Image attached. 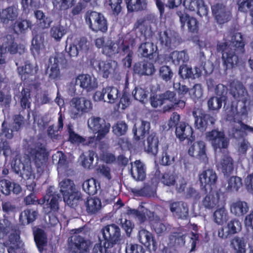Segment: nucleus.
<instances>
[{
  "label": "nucleus",
  "mask_w": 253,
  "mask_h": 253,
  "mask_svg": "<svg viewBox=\"0 0 253 253\" xmlns=\"http://www.w3.org/2000/svg\"><path fill=\"white\" fill-rule=\"evenodd\" d=\"M173 73L168 66H163L159 69L160 77L166 82L170 81L172 78Z\"/></svg>",
  "instance_id": "obj_61"
},
{
  "label": "nucleus",
  "mask_w": 253,
  "mask_h": 253,
  "mask_svg": "<svg viewBox=\"0 0 253 253\" xmlns=\"http://www.w3.org/2000/svg\"><path fill=\"white\" fill-rule=\"evenodd\" d=\"M175 38L170 30L161 32L160 34V41L163 45L166 47L170 46L173 43Z\"/></svg>",
  "instance_id": "obj_47"
},
{
  "label": "nucleus",
  "mask_w": 253,
  "mask_h": 253,
  "mask_svg": "<svg viewBox=\"0 0 253 253\" xmlns=\"http://www.w3.org/2000/svg\"><path fill=\"white\" fill-rule=\"evenodd\" d=\"M97 47L102 48L103 54L111 56L120 52L122 49L124 52L127 48V45H125L122 39H119L118 42H114L109 38L101 37L95 41Z\"/></svg>",
  "instance_id": "obj_6"
},
{
  "label": "nucleus",
  "mask_w": 253,
  "mask_h": 253,
  "mask_svg": "<svg viewBox=\"0 0 253 253\" xmlns=\"http://www.w3.org/2000/svg\"><path fill=\"white\" fill-rule=\"evenodd\" d=\"M211 10L217 22L220 24L229 21L231 17V12L223 4L217 2L211 6Z\"/></svg>",
  "instance_id": "obj_20"
},
{
  "label": "nucleus",
  "mask_w": 253,
  "mask_h": 253,
  "mask_svg": "<svg viewBox=\"0 0 253 253\" xmlns=\"http://www.w3.org/2000/svg\"><path fill=\"white\" fill-rule=\"evenodd\" d=\"M183 5L187 10L195 12L200 16H206L208 12V7L203 0H184Z\"/></svg>",
  "instance_id": "obj_21"
},
{
  "label": "nucleus",
  "mask_w": 253,
  "mask_h": 253,
  "mask_svg": "<svg viewBox=\"0 0 253 253\" xmlns=\"http://www.w3.org/2000/svg\"><path fill=\"white\" fill-rule=\"evenodd\" d=\"M95 153L92 151H89L83 154L80 157L82 165L85 168L89 169L92 166L94 160Z\"/></svg>",
  "instance_id": "obj_58"
},
{
  "label": "nucleus",
  "mask_w": 253,
  "mask_h": 253,
  "mask_svg": "<svg viewBox=\"0 0 253 253\" xmlns=\"http://www.w3.org/2000/svg\"><path fill=\"white\" fill-rule=\"evenodd\" d=\"M236 4L241 12L250 14L253 11V0H236Z\"/></svg>",
  "instance_id": "obj_50"
},
{
  "label": "nucleus",
  "mask_w": 253,
  "mask_h": 253,
  "mask_svg": "<svg viewBox=\"0 0 253 253\" xmlns=\"http://www.w3.org/2000/svg\"><path fill=\"white\" fill-rule=\"evenodd\" d=\"M131 174L136 180H142L146 176L144 165L140 161H136L131 164Z\"/></svg>",
  "instance_id": "obj_34"
},
{
  "label": "nucleus",
  "mask_w": 253,
  "mask_h": 253,
  "mask_svg": "<svg viewBox=\"0 0 253 253\" xmlns=\"http://www.w3.org/2000/svg\"><path fill=\"white\" fill-rule=\"evenodd\" d=\"M75 84H79L80 87L86 89L87 91H91L98 86L97 79L88 74L79 75L75 79Z\"/></svg>",
  "instance_id": "obj_23"
},
{
  "label": "nucleus",
  "mask_w": 253,
  "mask_h": 253,
  "mask_svg": "<svg viewBox=\"0 0 253 253\" xmlns=\"http://www.w3.org/2000/svg\"><path fill=\"white\" fill-rule=\"evenodd\" d=\"M230 93L237 102L236 106L233 105L226 111L227 120L236 122L233 137L236 138L243 137L247 134L246 131L253 133V128L241 122L247 118L249 110V96L246 89L240 82H234L230 84Z\"/></svg>",
  "instance_id": "obj_1"
},
{
  "label": "nucleus",
  "mask_w": 253,
  "mask_h": 253,
  "mask_svg": "<svg viewBox=\"0 0 253 253\" xmlns=\"http://www.w3.org/2000/svg\"><path fill=\"white\" fill-rule=\"evenodd\" d=\"M230 245L235 253H246V243L243 238L233 237L230 240Z\"/></svg>",
  "instance_id": "obj_40"
},
{
  "label": "nucleus",
  "mask_w": 253,
  "mask_h": 253,
  "mask_svg": "<svg viewBox=\"0 0 253 253\" xmlns=\"http://www.w3.org/2000/svg\"><path fill=\"white\" fill-rule=\"evenodd\" d=\"M188 153L190 156L199 159L205 163L208 161L206 144L203 141H197L193 143L189 148Z\"/></svg>",
  "instance_id": "obj_22"
},
{
  "label": "nucleus",
  "mask_w": 253,
  "mask_h": 253,
  "mask_svg": "<svg viewBox=\"0 0 253 253\" xmlns=\"http://www.w3.org/2000/svg\"><path fill=\"white\" fill-rule=\"evenodd\" d=\"M74 0H54L53 3L55 8L59 10H66L71 7Z\"/></svg>",
  "instance_id": "obj_63"
},
{
  "label": "nucleus",
  "mask_w": 253,
  "mask_h": 253,
  "mask_svg": "<svg viewBox=\"0 0 253 253\" xmlns=\"http://www.w3.org/2000/svg\"><path fill=\"white\" fill-rule=\"evenodd\" d=\"M172 62L175 65L183 64L188 60V56L184 51H175L171 53L170 56Z\"/></svg>",
  "instance_id": "obj_52"
},
{
  "label": "nucleus",
  "mask_w": 253,
  "mask_h": 253,
  "mask_svg": "<svg viewBox=\"0 0 253 253\" xmlns=\"http://www.w3.org/2000/svg\"><path fill=\"white\" fill-rule=\"evenodd\" d=\"M213 69L212 63L210 61L205 62L204 66H195L193 69L187 66H181L179 74L183 78H190L195 79L203 75L211 74Z\"/></svg>",
  "instance_id": "obj_7"
},
{
  "label": "nucleus",
  "mask_w": 253,
  "mask_h": 253,
  "mask_svg": "<svg viewBox=\"0 0 253 253\" xmlns=\"http://www.w3.org/2000/svg\"><path fill=\"white\" fill-rule=\"evenodd\" d=\"M91 102L84 97H73L69 102L70 117L76 119L84 113L89 112L92 109Z\"/></svg>",
  "instance_id": "obj_8"
},
{
  "label": "nucleus",
  "mask_w": 253,
  "mask_h": 253,
  "mask_svg": "<svg viewBox=\"0 0 253 253\" xmlns=\"http://www.w3.org/2000/svg\"><path fill=\"white\" fill-rule=\"evenodd\" d=\"M150 128V124L149 122L143 120L137 121L133 128L135 138L139 140L141 138H143Z\"/></svg>",
  "instance_id": "obj_33"
},
{
  "label": "nucleus",
  "mask_w": 253,
  "mask_h": 253,
  "mask_svg": "<svg viewBox=\"0 0 253 253\" xmlns=\"http://www.w3.org/2000/svg\"><path fill=\"white\" fill-rule=\"evenodd\" d=\"M71 249L72 253H85L89 251L90 243L80 236L75 235L72 237Z\"/></svg>",
  "instance_id": "obj_24"
},
{
  "label": "nucleus",
  "mask_w": 253,
  "mask_h": 253,
  "mask_svg": "<svg viewBox=\"0 0 253 253\" xmlns=\"http://www.w3.org/2000/svg\"><path fill=\"white\" fill-rule=\"evenodd\" d=\"M103 238V248L105 250L121 243L120 230L115 224L109 225L102 230Z\"/></svg>",
  "instance_id": "obj_11"
},
{
  "label": "nucleus",
  "mask_w": 253,
  "mask_h": 253,
  "mask_svg": "<svg viewBox=\"0 0 253 253\" xmlns=\"http://www.w3.org/2000/svg\"><path fill=\"white\" fill-rule=\"evenodd\" d=\"M35 16L37 18L40 26L42 28H48L51 23V20L49 17H45L44 13L41 10H37L35 12Z\"/></svg>",
  "instance_id": "obj_56"
},
{
  "label": "nucleus",
  "mask_w": 253,
  "mask_h": 253,
  "mask_svg": "<svg viewBox=\"0 0 253 253\" xmlns=\"http://www.w3.org/2000/svg\"><path fill=\"white\" fill-rule=\"evenodd\" d=\"M228 213L223 206L218 207L213 214V218L215 223L221 225L228 219Z\"/></svg>",
  "instance_id": "obj_43"
},
{
  "label": "nucleus",
  "mask_w": 253,
  "mask_h": 253,
  "mask_svg": "<svg viewBox=\"0 0 253 253\" xmlns=\"http://www.w3.org/2000/svg\"><path fill=\"white\" fill-rule=\"evenodd\" d=\"M225 96H215L211 98L208 101V104L209 109L215 110L221 108L222 103L225 101Z\"/></svg>",
  "instance_id": "obj_59"
},
{
  "label": "nucleus",
  "mask_w": 253,
  "mask_h": 253,
  "mask_svg": "<svg viewBox=\"0 0 253 253\" xmlns=\"http://www.w3.org/2000/svg\"><path fill=\"white\" fill-rule=\"evenodd\" d=\"M175 152L172 149L167 147L164 150L161 159V163L163 165H170L174 161Z\"/></svg>",
  "instance_id": "obj_53"
},
{
  "label": "nucleus",
  "mask_w": 253,
  "mask_h": 253,
  "mask_svg": "<svg viewBox=\"0 0 253 253\" xmlns=\"http://www.w3.org/2000/svg\"><path fill=\"white\" fill-rule=\"evenodd\" d=\"M217 167L224 175H229L233 170V161L232 159L228 155L223 157L217 165Z\"/></svg>",
  "instance_id": "obj_36"
},
{
  "label": "nucleus",
  "mask_w": 253,
  "mask_h": 253,
  "mask_svg": "<svg viewBox=\"0 0 253 253\" xmlns=\"http://www.w3.org/2000/svg\"><path fill=\"white\" fill-rule=\"evenodd\" d=\"M38 70L36 64H32L26 62L24 66L18 68L19 74L21 76L22 80H26L29 75L35 74Z\"/></svg>",
  "instance_id": "obj_38"
},
{
  "label": "nucleus",
  "mask_w": 253,
  "mask_h": 253,
  "mask_svg": "<svg viewBox=\"0 0 253 253\" xmlns=\"http://www.w3.org/2000/svg\"><path fill=\"white\" fill-rule=\"evenodd\" d=\"M34 239L37 246L40 252H42L43 247L46 243V239L43 231L37 229L34 231Z\"/></svg>",
  "instance_id": "obj_49"
},
{
  "label": "nucleus",
  "mask_w": 253,
  "mask_h": 253,
  "mask_svg": "<svg viewBox=\"0 0 253 253\" xmlns=\"http://www.w3.org/2000/svg\"><path fill=\"white\" fill-rule=\"evenodd\" d=\"M138 239L140 243L145 247L149 248L153 246V249L156 248V242L154 240L153 234L148 230L144 229L140 230L138 232Z\"/></svg>",
  "instance_id": "obj_32"
},
{
  "label": "nucleus",
  "mask_w": 253,
  "mask_h": 253,
  "mask_svg": "<svg viewBox=\"0 0 253 253\" xmlns=\"http://www.w3.org/2000/svg\"><path fill=\"white\" fill-rule=\"evenodd\" d=\"M85 21L90 29L94 32H105L107 30V21L104 16L100 13L95 11L87 12Z\"/></svg>",
  "instance_id": "obj_14"
},
{
  "label": "nucleus",
  "mask_w": 253,
  "mask_h": 253,
  "mask_svg": "<svg viewBox=\"0 0 253 253\" xmlns=\"http://www.w3.org/2000/svg\"><path fill=\"white\" fill-rule=\"evenodd\" d=\"M32 22L29 20H17L14 23V29L16 32L23 33L32 27Z\"/></svg>",
  "instance_id": "obj_57"
},
{
  "label": "nucleus",
  "mask_w": 253,
  "mask_h": 253,
  "mask_svg": "<svg viewBox=\"0 0 253 253\" xmlns=\"http://www.w3.org/2000/svg\"><path fill=\"white\" fill-rule=\"evenodd\" d=\"M192 133L193 129L192 127L184 123H181L176 127V135L181 141L192 137Z\"/></svg>",
  "instance_id": "obj_35"
},
{
  "label": "nucleus",
  "mask_w": 253,
  "mask_h": 253,
  "mask_svg": "<svg viewBox=\"0 0 253 253\" xmlns=\"http://www.w3.org/2000/svg\"><path fill=\"white\" fill-rule=\"evenodd\" d=\"M59 184L64 202L70 206H73L80 195L73 181L69 179H64L60 181Z\"/></svg>",
  "instance_id": "obj_10"
},
{
  "label": "nucleus",
  "mask_w": 253,
  "mask_h": 253,
  "mask_svg": "<svg viewBox=\"0 0 253 253\" xmlns=\"http://www.w3.org/2000/svg\"><path fill=\"white\" fill-rule=\"evenodd\" d=\"M28 151V155L12 161L11 167L16 173H20L23 178L31 180L35 178L31 165V159L34 161L36 167L40 168L46 161L47 153L44 145L39 143L29 148Z\"/></svg>",
  "instance_id": "obj_2"
},
{
  "label": "nucleus",
  "mask_w": 253,
  "mask_h": 253,
  "mask_svg": "<svg viewBox=\"0 0 253 253\" xmlns=\"http://www.w3.org/2000/svg\"><path fill=\"white\" fill-rule=\"evenodd\" d=\"M249 210L247 203L244 201H237L233 202L230 206L231 212L237 216L245 214Z\"/></svg>",
  "instance_id": "obj_37"
},
{
  "label": "nucleus",
  "mask_w": 253,
  "mask_h": 253,
  "mask_svg": "<svg viewBox=\"0 0 253 253\" xmlns=\"http://www.w3.org/2000/svg\"><path fill=\"white\" fill-rule=\"evenodd\" d=\"M193 115L195 119V126L201 131H205L209 124L212 125L214 122L213 118L205 114L200 109H194Z\"/></svg>",
  "instance_id": "obj_19"
},
{
  "label": "nucleus",
  "mask_w": 253,
  "mask_h": 253,
  "mask_svg": "<svg viewBox=\"0 0 253 253\" xmlns=\"http://www.w3.org/2000/svg\"><path fill=\"white\" fill-rule=\"evenodd\" d=\"M87 126L90 131L97 134L94 143L96 144L103 138L109 132L110 128L109 124L99 117H91L87 121Z\"/></svg>",
  "instance_id": "obj_9"
},
{
  "label": "nucleus",
  "mask_w": 253,
  "mask_h": 253,
  "mask_svg": "<svg viewBox=\"0 0 253 253\" xmlns=\"http://www.w3.org/2000/svg\"><path fill=\"white\" fill-rule=\"evenodd\" d=\"M50 66L47 70V74L50 79H60L61 74L59 69L63 68L66 63V60L62 53H56L49 59Z\"/></svg>",
  "instance_id": "obj_16"
},
{
  "label": "nucleus",
  "mask_w": 253,
  "mask_h": 253,
  "mask_svg": "<svg viewBox=\"0 0 253 253\" xmlns=\"http://www.w3.org/2000/svg\"><path fill=\"white\" fill-rule=\"evenodd\" d=\"M177 14L179 18L181 26L186 25L188 30L193 33H196L198 30V22L193 17H190L185 12L178 11Z\"/></svg>",
  "instance_id": "obj_28"
},
{
  "label": "nucleus",
  "mask_w": 253,
  "mask_h": 253,
  "mask_svg": "<svg viewBox=\"0 0 253 253\" xmlns=\"http://www.w3.org/2000/svg\"><path fill=\"white\" fill-rule=\"evenodd\" d=\"M68 131L69 135V140L72 143L84 145L93 143L95 141L94 137L85 138L75 133L70 125L68 126Z\"/></svg>",
  "instance_id": "obj_31"
},
{
  "label": "nucleus",
  "mask_w": 253,
  "mask_h": 253,
  "mask_svg": "<svg viewBox=\"0 0 253 253\" xmlns=\"http://www.w3.org/2000/svg\"><path fill=\"white\" fill-rule=\"evenodd\" d=\"M242 185L241 179L238 176H232L228 180L227 188L232 191H237Z\"/></svg>",
  "instance_id": "obj_64"
},
{
  "label": "nucleus",
  "mask_w": 253,
  "mask_h": 253,
  "mask_svg": "<svg viewBox=\"0 0 253 253\" xmlns=\"http://www.w3.org/2000/svg\"><path fill=\"white\" fill-rule=\"evenodd\" d=\"M105 94L107 95V99L104 100V102L109 103H114L118 99L119 91L117 88L108 86L104 88Z\"/></svg>",
  "instance_id": "obj_48"
},
{
  "label": "nucleus",
  "mask_w": 253,
  "mask_h": 253,
  "mask_svg": "<svg viewBox=\"0 0 253 253\" xmlns=\"http://www.w3.org/2000/svg\"><path fill=\"white\" fill-rule=\"evenodd\" d=\"M206 140L209 141L216 151L218 149L226 148L229 144V139L225 137L222 131L213 129L205 133Z\"/></svg>",
  "instance_id": "obj_15"
},
{
  "label": "nucleus",
  "mask_w": 253,
  "mask_h": 253,
  "mask_svg": "<svg viewBox=\"0 0 253 253\" xmlns=\"http://www.w3.org/2000/svg\"><path fill=\"white\" fill-rule=\"evenodd\" d=\"M54 163H58L57 169L58 171H62V169L67 166L66 157L61 152H57L52 156Z\"/></svg>",
  "instance_id": "obj_55"
},
{
  "label": "nucleus",
  "mask_w": 253,
  "mask_h": 253,
  "mask_svg": "<svg viewBox=\"0 0 253 253\" xmlns=\"http://www.w3.org/2000/svg\"><path fill=\"white\" fill-rule=\"evenodd\" d=\"M154 64L149 61H143L136 63L133 68L135 74L140 76H151L155 72Z\"/></svg>",
  "instance_id": "obj_30"
},
{
  "label": "nucleus",
  "mask_w": 253,
  "mask_h": 253,
  "mask_svg": "<svg viewBox=\"0 0 253 253\" xmlns=\"http://www.w3.org/2000/svg\"><path fill=\"white\" fill-rule=\"evenodd\" d=\"M38 215V212L32 209H27L23 211L20 215V222L24 225L34 221Z\"/></svg>",
  "instance_id": "obj_42"
},
{
  "label": "nucleus",
  "mask_w": 253,
  "mask_h": 253,
  "mask_svg": "<svg viewBox=\"0 0 253 253\" xmlns=\"http://www.w3.org/2000/svg\"><path fill=\"white\" fill-rule=\"evenodd\" d=\"M90 64L104 78L114 77L118 71V64L115 61L104 62L99 59H92Z\"/></svg>",
  "instance_id": "obj_13"
},
{
  "label": "nucleus",
  "mask_w": 253,
  "mask_h": 253,
  "mask_svg": "<svg viewBox=\"0 0 253 253\" xmlns=\"http://www.w3.org/2000/svg\"><path fill=\"white\" fill-rule=\"evenodd\" d=\"M219 194L216 191H211L204 198L203 201V206L207 209L214 208L219 201Z\"/></svg>",
  "instance_id": "obj_39"
},
{
  "label": "nucleus",
  "mask_w": 253,
  "mask_h": 253,
  "mask_svg": "<svg viewBox=\"0 0 253 253\" xmlns=\"http://www.w3.org/2000/svg\"><path fill=\"white\" fill-rule=\"evenodd\" d=\"M241 229V224L240 221L237 219H233L218 230V236L222 239H226L228 236L237 233Z\"/></svg>",
  "instance_id": "obj_26"
},
{
  "label": "nucleus",
  "mask_w": 253,
  "mask_h": 253,
  "mask_svg": "<svg viewBox=\"0 0 253 253\" xmlns=\"http://www.w3.org/2000/svg\"><path fill=\"white\" fill-rule=\"evenodd\" d=\"M170 211L173 215L177 218L184 219L188 214V208L183 202H174L169 205Z\"/></svg>",
  "instance_id": "obj_29"
},
{
  "label": "nucleus",
  "mask_w": 253,
  "mask_h": 253,
  "mask_svg": "<svg viewBox=\"0 0 253 253\" xmlns=\"http://www.w3.org/2000/svg\"><path fill=\"white\" fill-rule=\"evenodd\" d=\"M23 117L20 115H16L14 119L12 126H10L6 121H4L2 125V135L8 139H11L13 137V132L18 131L23 123Z\"/></svg>",
  "instance_id": "obj_25"
},
{
  "label": "nucleus",
  "mask_w": 253,
  "mask_h": 253,
  "mask_svg": "<svg viewBox=\"0 0 253 253\" xmlns=\"http://www.w3.org/2000/svg\"><path fill=\"white\" fill-rule=\"evenodd\" d=\"M157 50V46L152 42H146L140 45L138 51L143 56L147 57L152 55Z\"/></svg>",
  "instance_id": "obj_46"
},
{
  "label": "nucleus",
  "mask_w": 253,
  "mask_h": 253,
  "mask_svg": "<svg viewBox=\"0 0 253 253\" xmlns=\"http://www.w3.org/2000/svg\"><path fill=\"white\" fill-rule=\"evenodd\" d=\"M244 45L240 33L232 34L227 36L223 42L218 43L217 50L222 52L223 65L226 70L235 68L238 64V57L232 47L242 49Z\"/></svg>",
  "instance_id": "obj_3"
},
{
  "label": "nucleus",
  "mask_w": 253,
  "mask_h": 253,
  "mask_svg": "<svg viewBox=\"0 0 253 253\" xmlns=\"http://www.w3.org/2000/svg\"><path fill=\"white\" fill-rule=\"evenodd\" d=\"M10 247L8 249V253H21L23 244L20 240V236L15 234L9 238Z\"/></svg>",
  "instance_id": "obj_41"
},
{
  "label": "nucleus",
  "mask_w": 253,
  "mask_h": 253,
  "mask_svg": "<svg viewBox=\"0 0 253 253\" xmlns=\"http://www.w3.org/2000/svg\"><path fill=\"white\" fill-rule=\"evenodd\" d=\"M217 179L215 172L211 169L204 170L199 175L201 186L206 191L211 190L215 187Z\"/></svg>",
  "instance_id": "obj_17"
},
{
  "label": "nucleus",
  "mask_w": 253,
  "mask_h": 253,
  "mask_svg": "<svg viewBox=\"0 0 253 253\" xmlns=\"http://www.w3.org/2000/svg\"><path fill=\"white\" fill-rule=\"evenodd\" d=\"M19 10L16 6H10L4 9H0V20L4 24L15 20L19 15Z\"/></svg>",
  "instance_id": "obj_27"
},
{
  "label": "nucleus",
  "mask_w": 253,
  "mask_h": 253,
  "mask_svg": "<svg viewBox=\"0 0 253 253\" xmlns=\"http://www.w3.org/2000/svg\"><path fill=\"white\" fill-rule=\"evenodd\" d=\"M127 129V126L124 121H118L113 126V132L118 136L125 134Z\"/></svg>",
  "instance_id": "obj_62"
},
{
  "label": "nucleus",
  "mask_w": 253,
  "mask_h": 253,
  "mask_svg": "<svg viewBox=\"0 0 253 253\" xmlns=\"http://www.w3.org/2000/svg\"><path fill=\"white\" fill-rule=\"evenodd\" d=\"M203 93L202 85L200 84H195L189 90V95L194 101L200 99L203 96Z\"/></svg>",
  "instance_id": "obj_60"
},
{
  "label": "nucleus",
  "mask_w": 253,
  "mask_h": 253,
  "mask_svg": "<svg viewBox=\"0 0 253 253\" xmlns=\"http://www.w3.org/2000/svg\"><path fill=\"white\" fill-rule=\"evenodd\" d=\"M151 104L155 108L163 104H168L167 106L164 107V111L170 110L174 106H177L178 107L182 108L185 105L184 100L177 99L175 97V93L170 91H167L161 95H151Z\"/></svg>",
  "instance_id": "obj_5"
},
{
  "label": "nucleus",
  "mask_w": 253,
  "mask_h": 253,
  "mask_svg": "<svg viewBox=\"0 0 253 253\" xmlns=\"http://www.w3.org/2000/svg\"><path fill=\"white\" fill-rule=\"evenodd\" d=\"M127 8L128 11H138L146 7V0H127Z\"/></svg>",
  "instance_id": "obj_51"
},
{
  "label": "nucleus",
  "mask_w": 253,
  "mask_h": 253,
  "mask_svg": "<svg viewBox=\"0 0 253 253\" xmlns=\"http://www.w3.org/2000/svg\"><path fill=\"white\" fill-rule=\"evenodd\" d=\"M83 190L89 195H94L96 193L100 188L97 181L94 178H90L85 180L83 184Z\"/></svg>",
  "instance_id": "obj_45"
},
{
  "label": "nucleus",
  "mask_w": 253,
  "mask_h": 253,
  "mask_svg": "<svg viewBox=\"0 0 253 253\" xmlns=\"http://www.w3.org/2000/svg\"><path fill=\"white\" fill-rule=\"evenodd\" d=\"M102 207L100 200L97 198H88L86 202V211L91 214L98 212Z\"/></svg>",
  "instance_id": "obj_44"
},
{
  "label": "nucleus",
  "mask_w": 253,
  "mask_h": 253,
  "mask_svg": "<svg viewBox=\"0 0 253 253\" xmlns=\"http://www.w3.org/2000/svg\"><path fill=\"white\" fill-rule=\"evenodd\" d=\"M66 33L65 27L59 24L52 26L50 29V36L57 41H59Z\"/></svg>",
  "instance_id": "obj_54"
},
{
  "label": "nucleus",
  "mask_w": 253,
  "mask_h": 253,
  "mask_svg": "<svg viewBox=\"0 0 253 253\" xmlns=\"http://www.w3.org/2000/svg\"><path fill=\"white\" fill-rule=\"evenodd\" d=\"M157 24V17L154 14H150L138 19L134 27L145 37H150L156 30Z\"/></svg>",
  "instance_id": "obj_12"
},
{
  "label": "nucleus",
  "mask_w": 253,
  "mask_h": 253,
  "mask_svg": "<svg viewBox=\"0 0 253 253\" xmlns=\"http://www.w3.org/2000/svg\"><path fill=\"white\" fill-rule=\"evenodd\" d=\"M159 139L155 132L149 134L145 141L138 142V147L144 149L145 152L150 155L156 156L158 152Z\"/></svg>",
  "instance_id": "obj_18"
},
{
  "label": "nucleus",
  "mask_w": 253,
  "mask_h": 253,
  "mask_svg": "<svg viewBox=\"0 0 253 253\" xmlns=\"http://www.w3.org/2000/svg\"><path fill=\"white\" fill-rule=\"evenodd\" d=\"M55 188L50 186L43 197V204L46 202L47 207H44V211L48 214L49 222L52 225L57 224L59 221L57 218L59 209V202L61 200L58 194H55Z\"/></svg>",
  "instance_id": "obj_4"
}]
</instances>
